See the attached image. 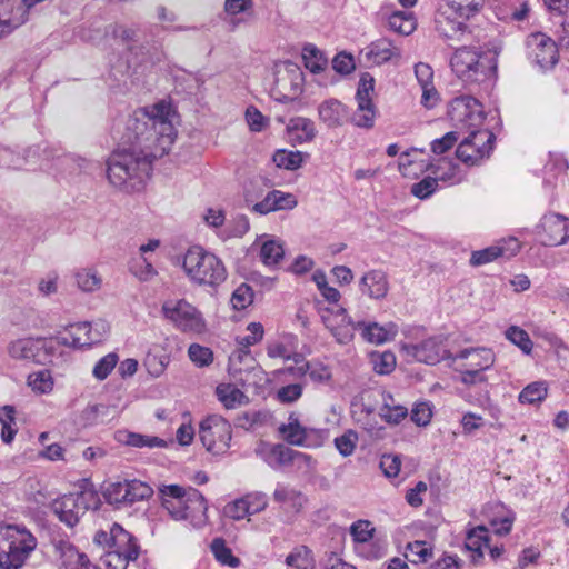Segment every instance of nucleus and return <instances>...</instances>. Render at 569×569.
Here are the masks:
<instances>
[{
	"mask_svg": "<svg viewBox=\"0 0 569 569\" xmlns=\"http://www.w3.org/2000/svg\"><path fill=\"white\" fill-rule=\"evenodd\" d=\"M177 114L171 104L160 101L134 111L118 121L112 137L118 148L108 160L107 177L114 187L126 191L140 190L149 178L152 161L167 154L174 142Z\"/></svg>",
	"mask_w": 569,
	"mask_h": 569,
	"instance_id": "nucleus-1",
	"label": "nucleus"
},
{
	"mask_svg": "<svg viewBox=\"0 0 569 569\" xmlns=\"http://www.w3.org/2000/svg\"><path fill=\"white\" fill-rule=\"evenodd\" d=\"M448 113L458 129L468 132L467 138L472 142V147L479 150L481 157H488L492 150L495 134L481 128L485 120L482 104L470 96L458 97L452 100Z\"/></svg>",
	"mask_w": 569,
	"mask_h": 569,
	"instance_id": "nucleus-2",
	"label": "nucleus"
},
{
	"mask_svg": "<svg viewBox=\"0 0 569 569\" xmlns=\"http://www.w3.org/2000/svg\"><path fill=\"white\" fill-rule=\"evenodd\" d=\"M450 67L463 82L480 83L496 77L497 53L475 47H461L453 52Z\"/></svg>",
	"mask_w": 569,
	"mask_h": 569,
	"instance_id": "nucleus-3",
	"label": "nucleus"
},
{
	"mask_svg": "<svg viewBox=\"0 0 569 569\" xmlns=\"http://www.w3.org/2000/svg\"><path fill=\"white\" fill-rule=\"evenodd\" d=\"M37 545L24 526L0 523V568L20 569Z\"/></svg>",
	"mask_w": 569,
	"mask_h": 569,
	"instance_id": "nucleus-4",
	"label": "nucleus"
},
{
	"mask_svg": "<svg viewBox=\"0 0 569 569\" xmlns=\"http://www.w3.org/2000/svg\"><path fill=\"white\" fill-rule=\"evenodd\" d=\"M182 268L189 279L200 286L216 288L227 279V269L221 259L201 247L188 249Z\"/></svg>",
	"mask_w": 569,
	"mask_h": 569,
	"instance_id": "nucleus-5",
	"label": "nucleus"
},
{
	"mask_svg": "<svg viewBox=\"0 0 569 569\" xmlns=\"http://www.w3.org/2000/svg\"><path fill=\"white\" fill-rule=\"evenodd\" d=\"M99 503L98 493L94 490L87 489L56 499L51 509L61 522L72 528L88 510L97 509Z\"/></svg>",
	"mask_w": 569,
	"mask_h": 569,
	"instance_id": "nucleus-6",
	"label": "nucleus"
},
{
	"mask_svg": "<svg viewBox=\"0 0 569 569\" xmlns=\"http://www.w3.org/2000/svg\"><path fill=\"white\" fill-rule=\"evenodd\" d=\"M111 550L108 551L104 565L107 569H127L129 561L136 560L139 555V546L130 532L118 523H113L110 530Z\"/></svg>",
	"mask_w": 569,
	"mask_h": 569,
	"instance_id": "nucleus-7",
	"label": "nucleus"
},
{
	"mask_svg": "<svg viewBox=\"0 0 569 569\" xmlns=\"http://www.w3.org/2000/svg\"><path fill=\"white\" fill-rule=\"evenodd\" d=\"M161 310L163 316L183 332L202 333L206 330L201 312L184 299L167 300Z\"/></svg>",
	"mask_w": 569,
	"mask_h": 569,
	"instance_id": "nucleus-8",
	"label": "nucleus"
},
{
	"mask_svg": "<svg viewBox=\"0 0 569 569\" xmlns=\"http://www.w3.org/2000/svg\"><path fill=\"white\" fill-rule=\"evenodd\" d=\"M199 436L206 449L213 455L228 451L231 441V425L219 415H210L199 427Z\"/></svg>",
	"mask_w": 569,
	"mask_h": 569,
	"instance_id": "nucleus-9",
	"label": "nucleus"
},
{
	"mask_svg": "<svg viewBox=\"0 0 569 569\" xmlns=\"http://www.w3.org/2000/svg\"><path fill=\"white\" fill-rule=\"evenodd\" d=\"M527 57L530 62L541 71L552 69L559 60L558 46L553 39L542 32H536L528 36Z\"/></svg>",
	"mask_w": 569,
	"mask_h": 569,
	"instance_id": "nucleus-10",
	"label": "nucleus"
},
{
	"mask_svg": "<svg viewBox=\"0 0 569 569\" xmlns=\"http://www.w3.org/2000/svg\"><path fill=\"white\" fill-rule=\"evenodd\" d=\"M282 439L293 446H318L323 438V430L305 426L297 412H291L287 422L278 427Z\"/></svg>",
	"mask_w": 569,
	"mask_h": 569,
	"instance_id": "nucleus-11",
	"label": "nucleus"
},
{
	"mask_svg": "<svg viewBox=\"0 0 569 569\" xmlns=\"http://www.w3.org/2000/svg\"><path fill=\"white\" fill-rule=\"evenodd\" d=\"M108 332L109 326L104 320L80 322L72 325L68 335L60 338V342L73 348L90 347L101 342Z\"/></svg>",
	"mask_w": 569,
	"mask_h": 569,
	"instance_id": "nucleus-12",
	"label": "nucleus"
},
{
	"mask_svg": "<svg viewBox=\"0 0 569 569\" xmlns=\"http://www.w3.org/2000/svg\"><path fill=\"white\" fill-rule=\"evenodd\" d=\"M53 350L51 340L44 338H23L12 341L8 351L13 359L31 360L36 363H46Z\"/></svg>",
	"mask_w": 569,
	"mask_h": 569,
	"instance_id": "nucleus-13",
	"label": "nucleus"
},
{
	"mask_svg": "<svg viewBox=\"0 0 569 569\" xmlns=\"http://www.w3.org/2000/svg\"><path fill=\"white\" fill-rule=\"evenodd\" d=\"M446 338L441 335L427 338L419 343L402 346L406 356L419 362L436 365L447 357Z\"/></svg>",
	"mask_w": 569,
	"mask_h": 569,
	"instance_id": "nucleus-14",
	"label": "nucleus"
},
{
	"mask_svg": "<svg viewBox=\"0 0 569 569\" xmlns=\"http://www.w3.org/2000/svg\"><path fill=\"white\" fill-rule=\"evenodd\" d=\"M321 320L339 343H348L352 340L355 330H359V326L348 316L345 308H338L336 311L322 310Z\"/></svg>",
	"mask_w": 569,
	"mask_h": 569,
	"instance_id": "nucleus-15",
	"label": "nucleus"
},
{
	"mask_svg": "<svg viewBox=\"0 0 569 569\" xmlns=\"http://www.w3.org/2000/svg\"><path fill=\"white\" fill-rule=\"evenodd\" d=\"M519 250L520 242L517 238L510 237L501 239L493 246L473 251L470 258V263L477 267L489 263L499 257L510 259L515 257Z\"/></svg>",
	"mask_w": 569,
	"mask_h": 569,
	"instance_id": "nucleus-16",
	"label": "nucleus"
},
{
	"mask_svg": "<svg viewBox=\"0 0 569 569\" xmlns=\"http://www.w3.org/2000/svg\"><path fill=\"white\" fill-rule=\"evenodd\" d=\"M28 13L20 0H0V38L22 26L28 20Z\"/></svg>",
	"mask_w": 569,
	"mask_h": 569,
	"instance_id": "nucleus-17",
	"label": "nucleus"
},
{
	"mask_svg": "<svg viewBox=\"0 0 569 569\" xmlns=\"http://www.w3.org/2000/svg\"><path fill=\"white\" fill-rule=\"evenodd\" d=\"M81 38L86 41L99 43L104 38L119 40L122 44L132 50L131 43L137 39V31L119 23H111L101 29L83 30Z\"/></svg>",
	"mask_w": 569,
	"mask_h": 569,
	"instance_id": "nucleus-18",
	"label": "nucleus"
},
{
	"mask_svg": "<svg viewBox=\"0 0 569 569\" xmlns=\"http://www.w3.org/2000/svg\"><path fill=\"white\" fill-rule=\"evenodd\" d=\"M540 227L549 246H560L569 239V219L559 213H548L541 219Z\"/></svg>",
	"mask_w": 569,
	"mask_h": 569,
	"instance_id": "nucleus-19",
	"label": "nucleus"
},
{
	"mask_svg": "<svg viewBox=\"0 0 569 569\" xmlns=\"http://www.w3.org/2000/svg\"><path fill=\"white\" fill-rule=\"evenodd\" d=\"M43 160L51 161L52 166L62 173L73 174L87 170L90 161L71 153L60 152L57 149H44Z\"/></svg>",
	"mask_w": 569,
	"mask_h": 569,
	"instance_id": "nucleus-20",
	"label": "nucleus"
},
{
	"mask_svg": "<svg viewBox=\"0 0 569 569\" xmlns=\"http://www.w3.org/2000/svg\"><path fill=\"white\" fill-rule=\"evenodd\" d=\"M207 501L199 490L189 487L186 496V506L182 511L183 518L193 527H202L208 520Z\"/></svg>",
	"mask_w": 569,
	"mask_h": 569,
	"instance_id": "nucleus-21",
	"label": "nucleus"
},
{
	"mask_svg": "<svg viewBox=\"0 0 569 569\" xmlns=\"http://www.w3.org/2000/svg\"><path fill=\"white\" fill-rule=\"evenodd\" d=\"M52 545L64 569H96L89 558L79 552L69 541L63 539L53 540Z\"/></svg>",
	"mask_w": 569,
	"mask_h": 569,
	"instance_id": "nucleus-22",
	"label": "nucleus"
},
{
	"mask_svg": "<svg viewBox=\"0 0 569 569\" xmlns=\"http://www.w3.org/2000/svg\"><path fill=\"white\" fill-rule=\"evenodd\" d=\"M361 293L375 300L383 299L389 291V280L385 271L373 269L367 271L359 281Z\"/></svg>",
	"mask_w": 569,
	"mask_h": 569,
	"instance_id": "nucleus-23",
	"label": "nucleus"
},
{
	"mask_svg": "<svg viewBox=\"0 0 569 569\" xmlns=\"http://www.w3.org/2000/svg\"><path fill=\"white\" fill-rule=\"evenodd\" d=\"M466 21L455 16L446 4L441 7L435 19L437 31L447 39H459L467 29Z\"/></svg>",
	"mask_w": 569,
	"mask_h": 569,
	"instance_id": "nucleus-24",
	"label": "nucleus"
},
{
	"mask_svg": "<svg viewBox=\"0 0 569 569\" xmlns=\"http://www.w3.org/2000/svg\"><path fill=\"white\" fill-rule=\"evenodd\" d=\"M319 120L329 129L339 128L349 118L348 108L337 99H327L318 106Z\"/></svg>",
	"mask_w": 569,
	"mask_h": 569,
	"instance_id": "nucleus-25",
	"label": "nucleus"
},
{
	"mask_svg": "<svg viewBox=\"0 0 569 569\" xmlns=\"http://www.w3.org/2000/svg\"><path fill=\"white\" fill-rule=\"evenodd\" d=\"M453 360H465L461 368L486 371L495 363V353L488 348H467L459 351Z\"/></svg>",
	"mask_w": 569,
	"mask_h": 569,
	"instance_id": "nucleus-26",
	"label": "nucleus"
},
{
	"mask_svg": "<svg viewBox=\"0 0 569 569\" xmlns=\"http://www.w3.org/2000/svg\"><path fill=\"white\" fill-rule=\"evenodd\" d=\"M188 488L178 485H168L160 487L162 506L174 520L183 518L182 511L186 506V496Z\"/></svg>",
	"mask_w": 569,
	"mask_h": 569,
	"instance_id": "nucleus-27",
	"label": "nucleus"
},
{
	"mask_svg": "<svg viewBox=\"0 0 569 569\" xmlns=\"http://www.w3.org/2000/svg\"><path fill=\"white\" fill-rule=\"evenodd\" d=\"M362 338L375 345H382L391 341L398 333V326L395 322L379 325L378 322L357 321Z\"/></svg>",
	"mask_w": 569,
	"mask_h": 569,
	"instance_id": "nucleus-28",
	"label": "nucleus"
},
{
	"mask_svg": "<svg viewBox=\"0 0 569 569\" xmlns=\"http://www.w3.org/2000/svg\"><path fill=\"white\" fill-rule=\"evenodd\" d=\"M296 206L297 200L292 193L272 190L262 201L254 203L251 210L259 214H267L272 211L293 209Z\"/></svg>",
	"mask_w": 569,
	"mask_h": 569,
	"instance_id": "nucleus-29",
	"label": "nucleus"
},
{
	"mask_svg": "<svg viewBox=\"0 0 569 569\" xmlns=\"http://www.w3.org/2000/svg\"><path fill=\"white\" fill-rule=\"evenodd\" d=\"M289 141L292 144L311 142L317 136L315 122L305 117L291 118L286 127Z\"/></svg>",
	"mask_w": 569,
	"mask_h": 569,
	"instance_id": "nucleus-30",
	"label": "nucleus"
},
{
	"mask_svg": "<svg viewBox=\"0 0 569 569\" xmlns=\"http://www.w3.org/2000/svg\"><path fill=\"white\" fill-rule=\"evenodd\" d=\"M39 147L29 148L23 154L16 152L9 147L0 148V166L9 169H22L27 166H33L38 163Z\"/></svg>",
	"mask_w": 569,
	"mask_h": 569,
	"instance_id": "nucleus-31",
	"label": "nucleus"
},
{
	"mask_svg": "<svg viewBox=\"0 0 569 569\" xmlns=\"http://www.w3.org/2000/svg\"><path fill=\"white\" fill-rule=\"evenodd\" d=\"M256 366L257 362L251 351L243 347H238L229 356L228 372L236 381L242 382V375L252 371Z\"/></svg>",
	"mask_w": 569,
	"mask_h": 569,
	"instance_id": "nucleus-32",
	"label": "nucleus"
},
{
	"mask_svg": "<svg viewBox=\"0 0 569 569\" xmlns=\"http://www.w3.org/2000/svg\"><path fill=\"white\" fill-rule=\"evenodd\" d=\"M286 373L293 377H302L308 375L313 382H327L331 379V370L328 366L320 361H301L297 367H288Z\"/></svg>",
	"mask_w": 569,
	"mask_h": 569,
	"instance_id": "nucleus-33",
	"label": "nucleus"
},
{
	"mask_svg": "<svg viewBox=\"0 0 569 569\" xmlns=\"http://www.w3.org/2000/svg\"><path fill=\"white\" fill-rule=\"evenodd\" d=\"M381 401L379 416L387 423L399 425L408 416V408L397 402L391 393L383 391Z\"/></svg>",
	"mask_w": 569,
	"mask_h": 569,
	"instance_id": "nucleus-34",
	"label": "nucleus"
},
{
	"mask_svg": "<svg viewBox=\"0 0 569 569\" xmlns=\"http://www.w3.org/2000/svg\"><path fill=\"white\" fill-rule=\"evenodd\" d=\"M116 439L120 443L134 448H163L167 446V442L159 437L136 433L128 430L117 431Z\"/></svg>",
	"mask_w": 569,
	"mask_h": 569,
	"instance_id": "nucleus-35",
	"label": "nucleus"
},
{
	"mask_svg": "<svg viewBox=\"0 0 569 569\" xmlns=\"http://www.w3.org/2000/svg\"><path fill=\"white\" fill-rule=\"evenodd\" d=\"M378 110L372 100L357 101V109L348 120L357 128L370 130L375 127Z\"/></svg>",
	"mask_w": 569,
	"mask_h": 569,
	"instance_id": "nucleus-36",
	"label": "nucleus"
},
{
	"mask_svg": "<svg viewBox=\"0 0 569 569\" xmlns=\"http://www.w3.org/2000/svg\"><path fill=\"white\" fill-rule=\"evenodd\" d=\"M274 501L282 503L292 512H299L306 503V497L298 490L278 485L273 492Z\"/></svg>",
	"mask_w": 569,
	"mask_h": 569,
	"instance_id": "nucleus-37",
	"label": "nucleus"
},
{
	"mask_svg": "<svg viewBox=\"0 0 569 569\" xmlns=\"http://www.w3.org/2000/svg\"><path fill=\"white\" fill-rule=\"evenodd\" d=\"M303 457L299 451H296L284 445H276L271 448L267 462L271 468L292 463L297 458Z\"/></svg>",
	"mask_w": 569,
	"mask_h": 569,
	"instance_id": "nucleus-38",
	"label": "nucleus"
},
{
	"mask_svg": "<svg viewBox=\"0 0 569 569\" xmlns=\"http://www.w3.org/2000/svg\"><path fill=\"white\" fill-rule=\"evenodd\" d=\"M485 0H445L446 7L455 13V16L461 17L463 20H469L476 16L482 8Z\"/></svg>",
	"mask_w": 569,
	"mask_h": 569,
	"instance_id": "nucleus-39",
	"label": "nucleus"
},
{
	"mask_svg": "<svg viewBox=\"0 0 569 569\" xmlns=\"http://www.w3.org/2000/svg\"><path fill=\"white\" fill-rule=\"evenodd\" d=\"M389 28L402 36H409L416 29V19L409 12L395 11L388 18Z\"/></svg>",
	"mask_w": 569,
	"mask_h": 569,
	"instance_id": "nucleus-40",
	"label": "nucleus"
},
{
	"mask_svg": "<svg viewBox=\"0 0 569 569\" xmlns=\"http://www.w3.org/2000/svg\"><path fill=\"white\" fill-rule=\"evenodd\" d=\"M302 59L305 67L312 73L323 71L328 64V60L323 53L316 46L310 43L303 47Z\"/></svg>",
	"mask_w": 569,
	"mask_h": 569,
	"instance_id": "nucleus-41",
	"label": "nucleus"
},
{
	"mask_svg": "<svg viewBox=\"0 0 569 569\" xmlns=\"http://www.w3.org/2000/svg\"><path fill=\"white\" fill-rule=\"evenodd\" d=\"M0 423L2 426L1 439L4 443H10L18 429L16 426V409L13 406L6 405L0 408Z\"/></svg>",
	"mask_w": 569,
	"mask_h": 569,
	"instance_id": "nucleus-42",
	"label": "nucleus"
},
{
	"mask_svg": "<svg viewBox=\"0 0 569 569\" xmlns=\"http://www.w3.org/2000/svg\"><path fill=\"white\" fill-rule=\"evenodd\" d=\"M284 249L280 241L268 240L260 249V259L268 267H276L283 259Z\"/></svg>",
	"mask_w": 569,
	"mask_h": 569,
	"instance_id": "nucleus-43",
	"label": "nucleus"
},
{
	"mask_svg": "<svg viewBox=\"0 0 569 569\" xmlns=\"http://www.w3.org/2000/svg\"><path fill=\"white\" fill-rule=\"evenodd\" d=\"M395 48L387 40H379L371 43L366 51V57L376 64L389 61L395 56Z\"/></svg>",
	"mask_w": 569,
	"mask_h": 569,
	"instance_id": "nucleus-44",
	"label": "nucleus"
},
{
	"mask_svg": "<svg viewBox=\"0 0 569 569\" xmlns=\"http://www.w3.org/2000/svg\"><path fill=\"white\" fill-rule=\"evenodd\" d=\"M152 493L153 490L147 482L137 479L126 480L127 505L147 500Z\"/></svg>",
	"mask_w": 569,
	"mask_h": 569,
	"instance_id": "nucleus-45",
	"label": "nucleus"
},
{
	"mask_svg": "<svg viewBox=\"0 0 569 569\" xmlns=\"http://www.w3.org/2000/svg\"><path fill=\"white\" fill-rule=\"evenodd\" d=\"M548 395V387L545 381H535L525 387L518 396L520 403L535 405L541 402Z\"/></svg>",
	"mask_w": 569,
	"mask_h": 569,
	"instance_id": "nucleus-46",
	"label": "nucleus"
},
{
	"mask_svg": "<svg viewBox=\"0 0 569 569\" xmlns=\"http://www.w3.org/2000/svg\"><path fill=\"white\" fill-rule=\"evenodd\" d=\"M505 337L511 343L517 346L525 355L531 353L533 342L525 329L518 326H511L505 331Z\"/></svg>",
	"mask_w": 569,
	"mask_h": 569,
	"instance_id": "nucleus-47",
	"label": "nucleus"
},
{
	"mask_svg": "<svg viewBox=\"0 0 569 569\" xmlns=\"http://www.w3.org/2000/svg\"><path fill=\"white\" fill-rule=\"evenodd\" d=\"M273 162L279 168L296 170L301 167L303 158L300 151H288L282 149L278 150L273 154Z\"/></svg>",
	"mask_w": 569,
	"mask_h": 569,
	"instance_id": "nucleus-48",
	"label": "nucleus"
},
{
	"mask_svg": "<svg viewBox=\"0 0 569 569\" xmlns=\"http://www.w3.org/2000/svg\"><path fill=\"white\" fill-rule=\"evenodd\" d=\"M211 550L220 563L231 568H237L240 565L239 558L232 555L231 549L226 546L222 539H214L211 543Z\"/></svg>",
	"mask_w": 569,
	"mask_h": 569,
	"instance_id": "nucleus-49",
	"label": "nucleus"
},
{
	"mask_svg": "<svg viewBox=\"0 0 569 569\" xmlns=\"http://www.w3.org/2000/svg\"><path fill=\"white\" fill-rule=\"evenodd\" d=\"M218 399L227 409H232L241 402L243 392L231 385H220L217 387Z\"/></svg>",
	"mask_w": 569,
	"mask_h": 569,
	"instance_id": "nucleus-50",
	"label": "nucleus"
},
{
	"mask_svg": "<svg viewBox=\"0 0 569 569\" xmlns=\"http://www.w3.org/2000/svg\"><path fill=\"white\" fill-rule=\"evenodd\" d=\"M79 289L86 292L98 290L101 286V278L94 270L81 269L74 274Z\"/></svg>",
	"mask_w": 569,
	"mask_h": 569,
	"instance_id": "nucleus-51",
	"label": "nucleus"
},
{
	"mask_svg": "<svg viewBox=\"0 0 569 569\" xmlns=\"http://www.w3.org/2000/svg\"><path fill=\"white\" fill-rule=\"evenodd\" d=\"M432 556V549L426 541H413L408 543L406 558L413 562H427Z\"/></svg>",
	"mask_w": 569,
	"mask_h": 569,
	"instance_id": "nucleus-52",
	"label": "nucleus"
},
{
	"mask_svg": "<svg viewBox=\"0 0 569 569\" xmlns=\"http://www.w3.org/2000/svg\"><path fill=\"white\" fill-rule=\"evenodd\" d=\"M190 360L199 368L208 367L213 362V352L210 348L199 343H191L188 348Z\"/></svg>",
	"mask_w": 569,
	"mask_h": 569,
	"instance_id": "nucleus-53",
	"label": "nucleus"
},
{
	"mask_svg": "<svg viewBox=\"0 0 569 569\" xmlns=\"http://www.w3.org/2000/svg\"><path fill=\"white\" fill-rule=\"evenodd\" d=\"M247 335L237 337L238 347L249 349V347L261 341L264 335L263 326L260 322H250L247 327Z\"/></svg>",
	"mask_w": 569,
	"mask_h": 569,
	"instance_id": "nucleus-54",
	"label": "nucleus"
},
{
	"mask_svg": "<svg viewBox=\"0 0 569 569\" xmlns=\"http://www.w3.org/2000/svg\"><path fill=\"white\" fill-rule=\"evenodd\" d=\"M253 301V291L247 283H241L232 293L230 302L234 310H243Z\"/></svg>",
	"mask_w": 569,
	"mask_h": 569,
	"instance_id": "nucleus-55",
	"label": "nucleus"
},
{
	"mask_svg": "<svg viewBox=\"0 0 569 569\" xmlns=\"http://www.w3.org/2000/svg\"><path fill=\"white\" fill-rule=\"evenodd\" d=\"M28 385L34 391L46 393L52 389L53 381L48 370H40L28 376Z\"/></svg>",
	"mask_w": 569,
	"mask_h": 569,
	"instance_id": "nucleus-56",
	"label": "nucleus"
},
{
	"mask_svg": "<svg viewBox=\"0 0 569 569\" xmlns=\"http://www.w3.org/2000/svg\"><path fill=\"white\" fill-rule=\"evenodd\" d=\"M118 355L110 352L102 357L93 367L92 375L99 380L106 379L118 363Z\"/></svg>",
	"mask_w": 569,
	"mask_h": 569,
	"instance_id": "nucleus-57",
	"label": "nucleus"
},
{
	"mask_svg": "<svg viewBox=\"0 0 569 569\" xmlns=\"http://www.w3.org/2000/svg\"><path fill=\"white\" fill-rule=\"evenodd\" d=\"M456 154L458 159L468 164H476L479 160L483 159L479 150L472 147V142L467 137L459 143Z\"/></svg>",
	"mask_w": 569,
	"mask_h": 569,
	"instance_id": "nucleus-58",
	"label": "nucleus"
},
{
	"mask_svg": "<svg viewBox=\"0 0 569 569\" xmlns=\"http://www.w3.org/2000/svg\"><path fill=\"white\" fill-rule=\"evenodd\" d=\"M358 441V435L353 430H348L335 439V446L340 455L349 457L353 453Z\"/></svg>",
	"mask_w": 569,
	"mask_h": 569,
	"instance_id": "nucleus-59",
	"label": "nucleus"
},
{
	"mask_svg": "<svg viewBox=\"0 0 569 569\" xmlns=\"http://www.w3.org/2000/svg\"><path fill=\"white\" fill-rule=\"evenodd\" d=\"M104 498L111 505L120 507L127 505L126 480L110 483L104 490Z\"/></svg>",
	"mask_w": 569,
	"mask_h": 569,
	"instance_id": "nucleus-60",
	"label": "nucleus"
},
{
	"mask_svg": "<svg viewBox=\"0 0 569 569\" xmlns=\"http://www.w3.org/2000/svg\"><path fill=\"white\" fill-rule=\"evenodd\" d=\"M373 369L379 375H388L396 367V357L392 352H382L372 356Z\"/></svg>",
	"mask_w": 569,
	"mask_h": 569,
	"instance_id": "nucleus-61",
	"label": "nucleus"
},
{
	"mask_svg": "<svg viewBox=\"0 0 569 569\" xmlns=\"http://www.w3.org/2000/svg\"><path fill=\"white\" fill-rule=\"evenodd\" d=\"M302 391L303 386L301 383H289L278 389L277 399L281 403H292L302 396Z\"/></svg>",
	"mask_w": 569,
	"mask_h": 569,
	"instance_id": "nucleus-62",
	"label": "nucleus"
},
{
	"mask_svg": "<svg viewBox=\"0 0 569 569\" xmlns=\"http://www.w3.org/2000/svg\"><path fill=\"white\" fill-rule=\"evenodd\" d=\"M460 133L458 131L447 132L442 138L435 139L431 142V150L436 154H442L450 150L459 139Z\"/></svg>",
	"mask_w": 569,
	"mask_h": 569,
	"instance_id": "nucleus-63",
	"label": "nucleus"
},
{
	"mask_svg": "<svg viewBox=\"0 0 569 569\" xmlns=\"http://www.w3.org/2000/svg\"><path fill=\"white\" fill-rule=\"evenodd\" d=\"M372 531L373 529L370 528V522L362 520L352 523L350 528V533L353 537V540L362 546L370 541Z\"/></svg>",
	"mask_w": 569,
	"mask_h": 569,
	"instance_id": "nucleus-64",
	"label": "nucleus"
}]
</instances>
